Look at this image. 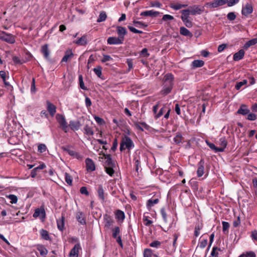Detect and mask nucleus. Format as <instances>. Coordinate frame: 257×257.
I'll return each mask as SVG.
<instances>
[{
	"instance_id": "nucleus-58",
	"label": "nucleus",
	"mask_w": 257,
	"mask_h": 257,
	"mask_svg": "<svg viewBox=\"0 0 257 257\" xmlns=\"http://www.w3.org/2000/svg\"><path fill=\"white\" fill-rule=\"evenodd\" d=\"M153 251L151 249L146 248L144 251V257H152Z\"/></svg>"
},
{
	"instance_id": "nucleus-7",
	"label": "nucleus",
	"mask_w": 257,
	"mask_h": 257,
	"mask_svg": "<svg viewBox=\"0 0 257 257\" xmlns=\"http://www.w3.org/2000/svg\"><path fill=\"white\" fill-rule=\"evenodd\" d=\"M253 12V6L251 3H246L242 7L241 14L245 17L251 14Z\"/></svg>"
},
{
	"instance_id": "nucleus-44",
	"label": "nucleus",
	"mask_w": 257,
	"mask_h": 257,
	"mask_svg": "<svg viewBox=\"0 0 257 257\" xmlns=\"http://www.w3.org/2000/svg\"><path fill=\"white\" fill-rule=\"evenodd\" d=\"M238 257H256L255 253L252 251H246L241 254Z\"/></svg>"
},
{
	"instance_id": "nucleus-32",
	"label": "nucleus",
	"mask_w": 257,
	"mask_h": 257,
	"mask_svg": "<svg viewBox=\"0 0 257 257\" xmlns=\"http://www.w3.org/2000/svg\"><path fill=\"white\" fill-rule=\"evenodd\" d=\"M97 192L99 199H101L102 201H104L105 200L104 192L103 187L101 185H98Z\"/></svg>"
},
{
	"instance_id": "nucleus-2",
	"label": "nucleus",
	"mask_w": 257,
	"mask_h": 257,
	"mask_svg": "<svg viewBox=\"0 0 257 257\" xmlns=\"http://www.w3.org/2000/svg\"><path fill=\"white\" fill-rule=\"evenodd\" d=\"M134 147V144L130 137L125 136L122 138L119 148L120 151H122L125 149L130 150Z\"/></svg>"
},
{
	"instance_id": "nucleus-11",
	"label": "nucleus",
	"mask_w": 257,
	"mask_h": 257,
	"mask_svg": "<svg viewBox=\"0 0 257 257\" xmlns=\"http://www.w3.org/2000/svg\"><path fill=\"white\" fill-rule=\"evenodd\" d=\"M103 156L105 159V161L104 163V167H115V162L112 160L111 155L109 154H102Z\"/></svg>"
},
{
	"instance_id": "nucleus-13",
	"label": "nucleus",
	"mask_w": 257,
	"mask_h": 257,
	"mask_svg": "<svg viewBox=\"0 0 257 257\" xmlns=\"http://www.w3.org/2000/svg\"><path fill=\"white\" fill-rule=\"evenodd\" d=\"M204 160L201 159L197 164V174L198 177H202L204 174Z\"/></svg>"
},
{
	"instance_id": "nucleus-21",
	"label": "nucleus",
	"mask_w": 257,
	"mask_h": 257,
	"mask_svg": "<svg viewBox=\"0 0 257 257\" xmlns=\"http://www.w3.org/2000/svg\"><path fill=\"white\" fill-rule=\"evenodd\" d=\"M47 109L50 114L53 116L56 112V107L50 101H47Z\"/></svg>"
},
{
	"instance_id": "nucleus-42",
	"label": "nucleus",
	"mask_w": 257,
	"mask_h": 257,
	"mask_svg": "<svg viewBox=\"0 0 257 257\" xmlns=\"http://www.w3.org/2000/svg\"><path fill=\"white\" fill-rule=\"evenodd\" d=\"M181 13L182 14L181 18V19H187V18H190V15H191L190 13V10L189 9H186L181 11Z\"/></svg>"
},
{
	"instance_id": "nucleus-34",
	"label": "nucleus",
	"mask_w": 257,
	"mask_h": 257,
	"mask_svg": "<svg viewBox=\"0 0 257 257\" xmlns=\"http://www.w3.org/2000/svg\"><path fill=\"white\" fill-rule=\"evenodd\" d=\"M69 126L71 130L76 131L79 128L80 123L78 121H70L69 122Z\"/></svg>"
},
{
	"instance_id": "nucleus-26",
	"label": "nucleus",
	"mask_w": 257,
	"mask_h": 257,
	"mask_svg": "<svg viewBox=\"0 0 257 257\" xmlns=\"http://www.w3.org/2000/svg\"><path fill=\"white\" fill-rule=\"evenodd\" d=\"M160 13L154 11V10L146 11L142 12L140 14L142 16H154L157 17L159 15Z\"/></svg>"
},
{
	"instance_id": "nucleus-59",
	"label": "nucleus",
	"mask_w": 257,
	"mask_h": 257,
	"mask_svg": "<svg viewBox=\"0 0 257 257\" xmlns=\"http://www.w3.org/2000/svg\"><path fill=\"white\" fill-rule=\"evenodd\" d=\"M79 86L80 87L83 89V90H87V88L85 86L83 80V77L81 75H80L79 76Z\"/></svg>"
},
{
	"instance_id": "nucleus-55",
	"label": "nucleus",
	"mask_w": 257,
	"mask_h": 257,
	"mask_svg": "<svg viewBox=\"0 0 257 257\" xmlns=\"http://www.w3.org/2000/svg\"><path fill=\"white\" fill-rule=\"evenodd\" d=\"M167 107L165 106H163L161 108L159 113H158L156 115H155V118L157 119L159 118L161 116L163 115L165 111H166L167 109Z\"/></svg>"
},
{
	"instance_id": "nucleus-57",
	"label": "nucleus",
	"mask_w": 257,
	"mask_h": 257,
	"mask_svg": "<svg viewBox=\"0 0 257 257\" xmlns=\"http://www.w3.org/2000/svg\"><path fill=\"white\" fill-rule=\"evenodd\" d=\"M247 83L246 80H243L242 81L237 82L235 86V88L236 90H239L243 85H246Z\"/></svg>"
},
{
	"instance_id": "nucleus-30",
	"label": "nucleus",
	"mask_w": 257,
	"mask_h": 257,
	"mask_svg": "<svg viewBox=\"0 0 257 257\" xmlns=\"http://www.w3.org/2000/svg\"><path fill=\"white\" fill-rule=\"evenodd\" d=\"M76 219L77 221L81 224L84 225L86 224V220L84 217V214L81 212H78L76 214Z\"/></svg>"
},
{
	"instance_id": "nucleus-29",
	"label": "nucleus",
	"mask_w": 257,
	"mask_h": 257,
	"mask_svg": "<svg viewBox=\"0 0 257 257\" xmlns=\"http://www.w3.org/2000/svg\"><path fill=\"white\" fill-rule=\"evenodd\" d=\"M249 112V110L247 108V106L245 104H242L237 110V113L244 115L248 113Z\"/></svg>"
},
{
	"instance_id": "nucleus-24",
	"label": "nucleus",
	"mask_w": 257,
	"mask_h": 257,
	"mask_svg": "<svg viewBox=\"0 0 257 257\" xmlns=\"http://www.w3.org/2000/svg\"><path fill=\"white\" fill-rule=\"evenodd\" d=\"M244 51L243 49H240L239 51L234 54L233 58V60L237 61L242 59L244 56Z\"/></svg>"
},
{
	"instance_id": "nucleus-10",
	"label": "nucleus",
	"mask_w": 257,
	"mask_h": 257,
	"mask_svg": "<svg viewBox=\"0 0 257 257\" xmlns=\"http://www.w3.org/2000/svg\"><path fill=\"white\" fill-rule=\"evenodd\" d=\"M107 43L109 45H119L122 44L123 41L119 37H110L108 38Z\"/></svg>"
},
{
	"instance_id": "nucleus-1",
	"label": "nucleus",
	"mask_w": 257,
	"mask_h": 257,
	"mask_svg": "<svg viewBox=\"0 0 257 257\" xmlns=\"http://www.w3.org/2000/svg\"><path fill=\"white\" fill-rule=\"evenodd\" d=\"M164 87L160 93L162 95H166L172 90L173 85L174 76L171 73L166 74L164 77Z\"/></svg>"
},
{
	"instance_id": "nucleus-38",
	"label": "nucleus",
	"mask_w": 257,
	"mask_h": 257,
	"mask_svg": "<svg viewBox=\"0 0 257 257\" xmlns=\"http://www.w3.org/2000/svg\"><path fill=\"white\" fill-rule=\"evenodd\" d=\"M183 139L182 135L180 133H178L173 138V141L176 144L179 145L182 143Z\"/></svg>"
},
{
	"instance_id": "nucleus-43",
	"label": "nucleus",
	"mask_w": 257,
	"mask_h": 257,
	"mask_svg": "<svg viewBox=\"0 0 257 257\" xmlns=\"http://www.w3.org/2000/svg\"><path fill=\"white\" fill-rule=\"evenodd\" d=\"M202 227H203L202 224H198L196 225V226L195 227V229H194V235L196 237L198 236L200 234V231L202 229Z\"/></svg>"
},
{
	"instance_id": "nucleus-35",
	"label": "nucleus",
	"mask_w": 257,
	"mask_h": 257,
	"mask_svg": "<svg viewBox=\"0 0 257 257\" xmlns=\"http://www.w3.org/2000/svg\"><path fill=\"white\" fill-rule=\"evenodd\" d=\"M41 52L43 54L45 58H47L49 56V51L48 49V45L45 44L41 47Z\"/></svg>"
},
{
	"instance_id": "nucleus-36",
	"label": "nucleus",
	"mask_w": 257,
	"mask_h": 257,
	"mask_svg": "<svg viewBox=\"0 0 257 257\" xmlns=\"http://www.w3.org/2000/svg\"><path fill=\"white\" fill-rule=\"evenodd\" d=\"M180 33L181 35L185 36H189L191 37L192 36V33L186 28L181 27L180 29Z\"/></svg>"
},
{
	"instance_id": "nucleus-3",
	"label": "nucleus",
	"mask_w": 257,
	"mask_h": 257,
	"mask_svg": "<svg viewBox=\"0 0 257 257\" xmlns=\"http://www.w3.org/2000/svg\"><path fill=\"white\" fill-rule=\"evenodd\" d=\"M33 217L39 218L41 222H45L46 218V213L44 205H42L40 208H36L33 213Z\"/></svg>"
},
{
	"instance_id": "nucleus-37",
	"label": "nucleus",
	"mask_w": 257,
	"mask_h": 257,
	"mask_svg": "<svg viewBox=\"0 0 257 257\" xmlns=\"http://www.w3.org/2000/svg\"><path fill=\"white\" fill-rule=\"evenodd\" d=\"M204 64L203 61L201 60H195L192 62V66L193 68H198L202 67Z\"/></svg>"
},
{
	"instance_id": "nucleus-62",
	"label": "nucleus",
	"mask_w": 257,
	"mask_h": 257,
	"mask_svg": "<svg viewBox=\"0 0 257 257\" xmlns=\"http://www.w3.org/2000/svg\"><path fill=\"white\" fill-rule=\"evenodd\" d=\"M47 147L45 144H40L38 146V151L41 153L46 151Z\"/></svg>"
},
{
	"instance_id": "nucleus-56",
	"label": "nucleus",
	"mask_w": 257,
	"mask_h": 257,
	"mask_svg": "<svg viewBox=\"0 0 257 257\" xmlns=\"http://www.w3.org/2000/svg\"><path fill=\"white\" fill-rule=\"evenodd\" d=\"M161 213L163 217V220L165 222L167 223L168 222L167 213L164 208H162L161 209Z\"/></svg>"
},
{
	"instance_id": "nucleus-48",
	"label": "nucleus",
	"mask_w": 257,
	"mask_h": 257,
	"mask_svg": "<svg viewBox=\"0 0 257 257\" xmlns=\"http://www.w3.org/2000/svg\"><path fill=\"white\" fill-rule=\"evenodd\" d=\"M184 25L188 28H191L193 26V23L190 18L181 19Z\"/></svg>"
},
{
	"instance_id": "nucleus-53",
	"label": "nucleus",
	"mask_w": 257,
	"mask_h": 257,
	"mask_svg": "<svg viewBox=\"0 0 257 257\" xmlns=\"http://www.w3.org/2000/svg\"><path fill=\"white\" fill-rule=\"evenodd\" d=\"M37 249L39 251L40 254L42 255H46L48 252L46 248L43 245H39Z\"/></svg>"
},
{
	"instance_id": "nucleus-51",
	"label": "nucleus",
	"mask_w": 257,
	"mask_h": 257,
	"mask_svg": "<svg viewBox=\"0 0 257 257\" xmlns=\"http://www.w3.org/2000/svg\"><path fill=\"white\" fill-rule=\"evenodd\" d=\"M162 242L159 240H155L150 243V246L154 248H158L161 246Z\"/></svg>"
},
{
	"instance_id": "nucleus-40",
	"label": "nucleus",
	"mask_w": 257,
	"mask_h": 257,
	"mask_svg": "<svg viewBox=\"0 0 257 257\" xmlns=\"http://www.w3.org/2000/svg\"><path fill=\"white\" fill-rule=\"evenodd\" d=\"M206 143L207 145H208V146L211 150H213L215 152H216H216H221V151L222 150L219 149L218 147H216L214 144L210 143L208 141H206Z\"/></svg>"
},
{
	"instance_id": "nucleus-12",
	"label": "nucleus",
	"mask_w": 257,
	"mask_h": 257,
	"mask_svg": "<svg viewBox=\"0 0 257 257\" xmlns=\"http://www.w3.org/2000/svg\"><path fill=\"white\" fill-rule=\"evenodd\" d=\"M189 10L190 13L192 15L200 14L204 11V9L203 7H201L200 6L197 5H194L192 7H190Z\"/></svg>"
},
{
	"instance_id": "nucleus-63",
	"label": "nucleus",
	"mask_w": 257,
	"mask_h": 257,
	"mask_svg": "<svg viewBox=\"0 0 257 257\" xmlns=\"http://www.w3.org/2000/svg\"><path fill=\"white\" fill-rule=\"evenodd\" d=\"M174 18L172 16L166 14V15H164L163 16L162 20V21H163L164 22H167V21H172V20H174Z\"/></svg>"
},
{
	"instance_id": "nucleus-41",
	"label": "nucleus",
	"mask_w": 257,
	"mask_h": 257,
	"mask_svg": "<svg viewBox=\"0 0 257 257\" xmlns=\"http://www.w3.org/2000/svg\"><path fill=\"white\" fill-rule=\"evenodd\" d=\"M115 167H111V166L105 167H104L105 171L108 175H109L110 176L112 177L114 175V174L115 172V171L113 169L114 168H115Z\"/></svg>"
},
{
	"instance_id": "nucleus-60",
	"label": "nucleus",
	"mask_w": 257,
	"mask_h": 257,
	"mask_svg": "<svg viewBox=\"0 0 257 257\" xmlns=\"http://www.w3.org/2000/svg\"><path fill=\"white\" fill-rule=\"evenodd\" d=\"M207 237L203 238L199 242V246L200 248H203L205 247L207 244Z\"/></svg>"
},
{
	"instance_id": "nucleus-18",
	"label": "nucleus",
	"mask_w": 257,
	"mask_h": 257,
	"mask_svg": "<svg viewBox=\"0 0 257 257\" xmlns=\"http://www.w3.org/2000/svg\"><path fill=\"white\" fill-rule=\"evenodd\" d=\"M73 56L74 54L72 52V50L68 49L65 51L64 56L62 58L61 62H67L68 61L70 60Z\"/></svg>"
},
{
	"instance_id": "nucleus-8",
	"label": "nucleus",
	"mask_w": 257,
	"mask_h": 257,
	"mask_svg": "<svg viewBox=\"0 0 257 257\" xmlns=\"http://www.w3.org/2000/svg\"><path fill=\"white\" fill-rule=\"evenodd\" d=\"M177 238V235L176 234H174V240L173 244L171 245L170 247H165V250L167 252V254L171 255L175 251Z\"/></svg>"
},
{
	"instance_id": "nucleus-6",
	"label": "nucleus",
	"mask_w": 257,
	"mask_h": 257,
	"mask_svg": "<svg viewBox=\"0 0 257 257\" xmlns=\"http://www.w3.org/2000/svg\"><path fill=\"white\" fill-rule=\"evenodd\" d=\"M57 122L59 123L60 126L65 132H68V126L64 115L57 114L56 116Z\"/></svg>"
},
{
	"instance_id": "nucleus-49",
	"label": "nucleus",
	"mask_w": 257,
	"mask_h": 257,
	"mask_svg": "<svg viewBox=\"0 0 257 257\" xmlns=\"http://www.w3.org/2000/svg\"><path fill=\"white\" fill-rule=\"evenodd\" d=\"M65 180L66 182L69 185H72V178L71 175L68 173H65Z\"/></svg>"
},
{
	"instance_id": "nucleus-64",
	"label": "nucleus",
	"mask_w": 257,
	"mask_h": 257,
	"mask_svg": "<svg viewBox=\"0 0 257 257\" xmlns=\"http://www.w3.org/2000/svg\"><path fill=\"white\" fill-rule=\"evenodd\" d=\"M112 60L113 59L110 56L103 55V58L101 59V61L102 63H105L107 61H112Z\"/></svg>"
},
{
	"instance_id": "nucleus-22",
	"label": "nucleus",
	"mask_w": 257,
	"mask_h": 257,
	"mask_svg": "<svg viewBox=\"0 0 257 257\" xmlns=\"http://www.w3.org/2000/svg\"><path fill=\"white\" fill-rule=\"evenodd\" d=\"M114 215H115L116 219L118 221H120V222H123V221L124 220V219L125 218L124 213L122 211H121L119 209H117L114 212Z\"/></svg>"
},
{
	"instance_id": "nucleus-9",
	"label": "nucleus",
	"mask_w": 257,
	"mask_h": 257,
	"mask_svg": "<svg viewBox=\"0 0 257 257\" xmlns=\"http://www.w3.org/2000/svg\"><path fill=\"white\" fill-rule=\"evenodd\" d=\"M62 149L66 151L68 153L69 155L73 157L74 158H76L77 159H82V156L79 153L76 152L75 151L70 149L68 147H62Z\"/></svg>"
},
{
	"instance_id": "nucleus-25",
	"label": "nucleus",
	"mask_w": 257,
	"mask_h": 257,
	"mask_svg": "<svg viewBox=\"0 0 257 257\" xmlns=\"http://www.w3.org/2000/svg\"><path fill=\"white\" fill-rule=\"evenodd\" d=\"M74 43L79 46H85L87 44V36L83 35L77 40L74 41Z\"/></svg>"
},
{
	"instance_id": "nucleus-47",
	"label": "nucleus",
	"mask_w": 257,
	"mask_h": 257,
	"mask_svg": "<svg viewBox=\"0 0 257 257\" xmlns=\"http://www.w3.org/2000/svg\"><path fill=\"white\" fill-rule=\"evenodd\" d=\"M7 197L10 200V202L12 204H16L18 201V198L15 195L10 194L7 195Z\"/></svg>"
},
{
	"instance_id": "nucleus-5",
	"label": "nucleus",
	"mask_w": 257,
	"mask_h": 257,
	"mask_svg": "<svg viewBox=\"0 0 257 257\" xmlns=\"http://www.w3.org/2000/svg\"><path fill=\"white\" fill-rule=\"evenodd\" d=\"M0 39L10 44H14L15 42V36L4 31L0 32Z\"/></svg>"
},
{
	"instance_id": "nucleus-16",
	"label": "nucleus",
	"mask_w": 257,
	"mask_h": 257,
	"mask_svg": "<svg viewBox=\"0 0 257 257\" xmlns=\"http://www.w3.org/2000/svg\"><path fill=\"white\" fill-rule=\"evenodd\" d=\"M86 170L88 172H92L95 170V165L94 163L89 158H87L85 160Z\"/></svg>"
},
{
	"instance_id": "nucleus-15",
	"label": "nucleus",
	"mask_w": 257,
	"mask_h": 257,
	"mask_svg": "<svg viewBox=\"0 0 257 257\" xmlns=\"http://www.w3.org/2000/svg\"><path fill=\"white\" fill-rule=\"evenodd\" d=\"M33 178L37 175V173L42 172V170L45 169L46 166L43 162H40L39 165L36 166V164H33Z\"/></svg>"
},
{
	"instance_id": "nucleus-61",
	"label": "nucleus",
	"mask_w": 257,
	"mask_h": 257,
	"mask_svg": "<svg viewBox=\"0 0 257 257\" xmlns=\"http://www.w3.org/2000/svg\"><path fill=\"white\" fill-rule=\"evenodd\" d=\"M222 231L224 233H225L226 231H228V229L229 228V224L228 222L226 221H222Z\"/></svg>"
},
{
	"instance_id": "nucleus-46",
	"label": "nucleus",
	"mask_w": 257,
	"mask_h": 257,
	"mask_svg": "<svg viewBox=\"0 0 257 257\" xmlns=\"http://www.w3.org/2000/svg\"><path fill=\"white\" fill-rule=\"evenodd\" d=\"M84 130L85 134L88 136H92L94 134L92 128L88 125L85 126Z\"/></svg>"
},
{
	"instance_id": "nucleus-45",
	"label": "nucleus",
	"mask_w": 257,
	"mask_h": 257,
	"mask_svg": "<svg viewBox=\"0 0 257 257\" xmlns=\"http://www.w3.org/2000/svg\"><path fill=\"white\" fill-rule=\"evenodd\" d=\"M106 18L107 16L106 13L105 12L102 11L100 13L99 17L97 20V22L98 23L103 22L106 20Z\"/></svg>"
},
{
	"instance_id": "nucleus-31",
	"label": "nucleus",
	"mask_w": 257,
	"mask_h": 257,
	"mask_svg": "<svg viewBox=\"0 0 257 257\" xmlns=\"http://www.w3.org/2000/svg\"><path fill=\"white\" fill-rule=\"evenodd\" d=\"M219 145L220 146L219 147H218L219 149L222 150L221 151V152H223L224 151V149L226 148L227 145V141H226V139L224 137L221 138L219 139Z\"/></svg>"
},
{
	"instance_id": "nucleus-39",
	"label": "nucleus",
	"mask_w": 257,
	"mask_h": 257,
	"mask_svg": "<svg viewBox=\"0 0 257 257\" xmlns=\"http://www.w3.org/2000/svg\"><path fill=\"white\" fill-rule=\"evenodd\" d=\"M257 43V38L252 39L247 41L244 45L243 48L245 49H248L251 46L255 45Z\"/></svg>"
},
{
	"instance_id": "nucleus-14",
	"label": "nucleus",
	"mask_w": 257,
	"mask_h": 257,
	"mask_svg": "<svg viewBox=\"0 0 257 257\" xmlns=\"http://www.w3.org/2000/svg\"><path fill=\"white\" fill-rule=\"evenodd\" d=\"M228 2V0H215L212 2L209 3L207 5L213 8H216L218 7L223 6Z\"/></svg>"
},
{
	"instance_id": "nucleus-54",
	"label": "nucleus",
	"mask_w": 257,
	"mask_h": 257,
	"mask_svg": "<svg viewBox=\"0 0 257 257\" xmlns=\"http://www.w3.org/2000/svg\"><path fill=\"white\" fill-rule=\"evenodd\" d=\"M0 77L3 79L6 85H9V83L6 81L7 75L5 71H0Z\"/></svg>"
},
{
	"instance_id": "nucleus-28",
	"label": "nucleus",
	"mask_w": 257,
	"mask_h": 257,
	"mask_svg": "<svg viewBox=\"0 0 257 257\" xmlns=\"http://www.w3.org/2000/svg\"><path fill=\"white\" fill-rule=\"evenodd\" d=\"M187 6H188V5H186V4H181L178 3H171L170 5V8H172V9L174 10H179L183 8H186Z\"/></svg>"
},
{
	"instance_id": "nucleus-52",
	"label": "nucleus",
	"mask_w": 257,
	"mask_h": 257,
	"mask_svg": "<svg viewBox=\"0 0 257 257\" xmlns=\"http://www.w3.org/2000/svg\"><path fill=\"white\" fill-rule=\"evenodd\" d=\"M134 163L136 166V170L138 171L139 168L141 166V162L140 160V157H134Z\"/></svg>"
},
{
	"instance_id": "nucleus-27",
	"label": "nucleus",
	"mask_w": 257,
	"mask_h": 257,
	"mask_svg": "<svg viewBox=\"0 0 257 257\" xmlns=\"http://www.w3.org/2000/svg\"><path fill=\"white\" fill-rule=\"evenodd\" d=\"M104 219L105 222V227L107 228H109L110 226H111L114 223L113 220L109 215H105L104 216Z\"/></svg>"
},
{
	"instance_id": "nucleus-50",
	"label": "nucleus",
	"mask_w": 257,
	"mask_h": 257,
	"mask_svg": "<svg viewBox=\"0 0 257 257\" xmlns=\"http://www.w3.org/2000/svg\"><path fill=\"white\" fill-rule=\"evenodd\" d=\"M93 71L98 77H101L102 75V67L100 66H97L96 68H94Z\"/></svg>"
},
{
	"instance_id": "nucleus-20",
	"label": "nucleus",
	"mask_w": 257,
	"mask_h": 257,
	"mask_svg": "<svg viewBox=\"0 0 257 257\" xmlns=\"http://www.w3.org/2000/svg\"><path fill=\"white\" fill-rule=\"evenodd\" d=\"M116 32L117 35H118V37L119 38H121V40H122L124 41V36L127 33L126 29L124 27L121 26H117L116 27Z\"/></svg>"
},
{
	"instance_id": "nucleus-33",
	"label": "nucleus",
	"mask_w": 257,
	"mask_h": 257,
	"mask_svg": "<svg viewBox=\"0 0 257 257\" xmlns=\"http://www.w3.org/2000/svg\"><path fill=\"white\" fill-rule=\"evenodd\" d=\"M159 202V199L158 198L154 199H149L147 202V207L148 210L150 211L151 208L154 206V205L158 204Z\"/></svg>"
},
{
	"instance_id": "nucleus-4",
	"label": "nucleus",
	"mask_w": 257,
	"mask_h": 257,
	"mask_svg": "<svg viewBox=\"0 0 257 257\" xmlns=\"http://www.w3.org/2000/svg\"><path fill=\"white\" fill-rule=\"evenodd\" d=\"M112 236L116 239V241L121 247H123V244L120 235V229L118 226H115L112 229Z\"/></svg>"
},
{
	"instance_id": "nucleus-19",
	"label": "nucleus",
	"mask_w": 257,
	"mask_h": 257,
	"mask_svg": "<svg viewBox=\"0 0 257 257\" xmlns=\"http://www.w3.org/2000/svg\"><path fill=\"white\" fill-rule=\"evenodd\" d=\"M81 249L79 244H76L73 248L70 250L69 257H78L79 250Z\"/></svg>"
},
{
	"instance_id": "nucleus-23",
	"label": "nucleus",
	"mask_w": 257,
	"mask_h": 257,
	"mask_svg": "<svg viewBox=\"0 0 257 257\" xmlns=\"http://www.w3.org/2000/svg\"><path fill=\"white\" fill-rule=\"evenodd\" d=\"M64 215L62 214L60 218L57 220V226L58 229L62 231L64 228Z\"/></svg>"
},
{
	"instance_id": "nucleus-17",
	"label": "nucleus",
	"mask_w": 257,
	"mask_h": 257,
	"mask_svg": "<svg viewBox=\"0 0 257 257\" xmlns=\"http://www.w3.org/2000/svg\"><path fill=\"white\" fill-rule=\"evenodd\" d=\"M39 232L41 239L50 241H52V237L50 236L49 232L47 230L44 229H41Z\"/></svg>"
}]
</instances>
